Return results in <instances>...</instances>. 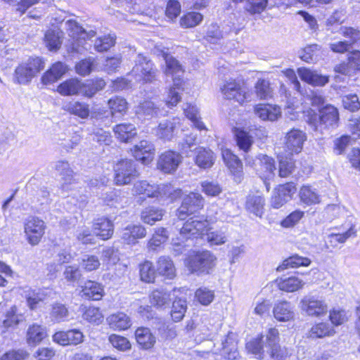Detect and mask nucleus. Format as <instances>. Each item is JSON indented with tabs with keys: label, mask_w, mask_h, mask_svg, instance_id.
<instances>
[{
	"label": "nucleus",
	"mask_w": 360,
	"mask_h": 360,
	"mask_svg": "<svg viewBox=\"0 0 360 360\" xmlns=\"http://www.w3.org/2000/svg\"><path fill=\"white\" fill-rule=\"evenodd\" d=\"M162 56L166 65L165 73L174 76V86L169 89L166 103L168 106H174L181 99L179 91L181 89L182 81L180 77L184 73V69L180 63L168 53L162 51Z\"/></svg>",
	"instance_id": "nucleus-1"
},
{
	"label": "nucleus",
	"mask_w": 360,
	"mask_h": 360,
	"mask_svg": "<svg viewBox=\"0 0 360 360\" xmlns=\"http://www.w3.org/2000/svg\"><path fill=\"white\" fill-rule=\"evenodd\" d=\"M278 334L277 329L270 328L266 335L268 360H307L300 359L293 349L278 344Z\"/></svg>",
	"instance_id": "nucleus-2"
},
{
	"label": "nucleus",
	"mask_w": 360,
	"mask_h": 360,
	"mask_svg": "<svg viewBox=\"0 0 360 360\" xmlns=\"http://www.w3.org/2000/svg\"><path fill=\"white\" fill-rule=\"evenodd\" d=\"M217 258L210 251L204 250L190 255L185 261L189 271L197 275L207 274L215 266Z\"/></svg>",
	"instance_id": "nucleus-3"
},
{
	"label": "nucleus",
	"mask_w": 360,
	"mask_h": 360,
	"mask_svg": "<svg viewBox=\"0 0 360 360\" xmlns=\"http://www.w3.org/2000/svg\"><path fill=\"white\" fill-rule=\"evenodd\" d=\"M339 120V114L336 108L328 105L319 110V114L311 115L309 120V125L314 131L323 132L329 127H335Z\"/></svg>",
	"instance_id": "nucleus-4"
},
{
	"label": "nucleus",
	"mask_w": 360,
	"mask_h": 360,
	"mask_svg": "<svg viewBox=\"0 0 360 360\" xmlns=\"http://www.w3.org/2000/svg\"><path fill=\"white\" fill-rule=\"evenodd\" d=\"M131 75L137 81H143L146 83H153L158 79V70L153 63L146 56L139 54L134 60Z\"/></svg>",
	"instance_id": "nucleus-5"
},
{
	"label": "nucleus",
	"mask_w": 360,
	"mask_h": 360,
	"mask_svg": "<svg viewBox=\"0 0 360 360\" xmlns=\"http://www.w3.org/2000/svg\"><path fill=\"white\" fill-rule=\"evenodd\" d=\"M43 68L44 63L41 58H29L15 68V81L20 84H27Z\"/></svg>",
	"instance_id": "nucleus-6"
},
{
	"label": "nucleus",
	"mask_w": 360,
	"mask_h": 360,
	"mask_svg": "<svg viewBox=\"0 0 360 360\" xmlns=\"http://www.w3.org/2000/svg\"><path fill=\"white\" fill-rule=\"evenodd\" d=\"M114 182L117 186L129 184L139 176L134 161L129 159L118 161L114 166Z\"/></svg>",
	"instance_id": "nucleus-7"
},
{
	"label": "nucleus",
	"mask_w": 360,
	"mask_h": 360,
	"mask_svg": "<svg viewBox=\"0 0 360 360\" xmlns=\"http://www.w3.org/2000/svg\"><path fill=\"white\" fill-rule=\"evenodd\" d=\"M301 311L313 317L325 316L328 311V305L321 297L307 295L302 298L299 304Z\"/></svg>",
	"instance_id": "nucleus-8"
},
{
	"label": "nucleus",
	"mask_w": 360,
	"mask_h": 360,
	"mask_svg": "<svg viewBox=\"0 0 360 360\" xmlns=\"http://www.w3.org/2000/svg\"><path fill=\"white\" fill-rule=\"evenodd\" d=\"M68 29L70 32V34L73 39H75L74 42L72 44L71 48L69 49L73 53H82V51L86 49L84 47V41L87 39H90L96 35L94 30H89L87 32L82 27L79 26L75 21L69 20Z\"/></svg>",
	"instance_id": "nucleus-9"
},
{
	"label": "nucleus",
	"mask_w": 360,
	"mask_h": 360,
	"mask_svg": "<svg viewBox=\"0 0 360 360\" xmlns=\"http://www.w3.org/2000/svg\"><path fill=\"white\" fill-rule=\"evenodd\" d=\"M204 206V198L198 193L191 192L186 195L181 205L177 210L176 215L181 220L185 219L188 215L195 214Z\"/></svg>",
	"instance_id": "nucleus-10"
},
{
	"label": "nucleus",
	"mask_w": 360,
	"mask_h": 360,
	"mask_svg": "<svg viewBox=\"0 0 360 360\" xmlns=\"http://www.w3.org/2000/svg\"><path fill=\"white\" fill-rule=\"evenodd\" d=\"M45 222L36 217H28L24 223V231L28 243L37 245L45 233Z\"/></svg>",
	"instance_id": "nucleus-11"
},
{
	"label": "nucleus",
	"mask_w": 360,
	"mask_h": 360,
	"mask_svg": "<svg viewBox=\"0 0 360 360\" xmlns=\"http://www.w3.org/2000/svg\"><path fill=\"white\" fill-rule=\"evenodd\" d=\"M208 226L209 222L206 219L198 217H191L180 229V236L185 239L198 238L204 234Z\"/></svg>",
	"instance_id": "nucleus-12"
},
{
	"label": "nucleus",
	"mask_w": 360,
	"mask_h": 360,
	"mask_svg": "<svg viewBox=\"0 0 360 360\" xmlns=\"http://www.w3.org/2000/svg\"><path fill=\"white\" fill-rule=\"evenodd\" d=\"M220 90L226 99L233 100L241 105L247 101L248 93L243 89L240 83L236 79H229L224 81Z\"/></svg>",
	"instance_id": "nucleus-13"
},
{
	"label": "nucleus",
	"mask_w": 360,
	"mask_h": 360,
	"mask_svg": "<svg viewBox=\"0 0 360 360\" xmlns=\"http://www.w3.org/2000/svg\"><path fill=\"white\" fill-rule=\"evenodd\" d=\"M306 140L307 134L304 131L299 129H291L285 134L284 137L286 151L290 155L300 153Z\"/></svg>",
	"instance_id": "nucleus-14"
},
{
	"label": "nucleus",
	"mask_w": 360,
	"mask_h": 360,
	"mask_svg": "<svg viewBox=\"0 0 360 360\" xmlns=\"http://www.w3.org/2000/svg\"><path fill=\"white\" fill-rule=\"evenodd\" d=\"M181 162L182 156L180 153L167 150L160 155L158 168L165 173L171 174L177 169Z\"/></svg>",
	"instance_id": "nucleus-15"
},
{
	"label": "nucleus",
	"mask_w": 360,
	"mask_h": 360,
	"mask_svg": "<svg viewBox=\"0 0 360 360\" xmlns=\"http://www.w3.org/2000/svg\"><path fill=\"white\" fill-rule=\"evenodd\" d=\"M295 192L296 187L293 183L280 185L271 197V206L276 209L281 207L292 198Z\"/></svg>",
	"instance_id": "nucleus-16"
},
{
	"label": "nucleus",
	"mask_w": 360,
	"mask_h": 360,
	"mask_svg": "<svg viewBox=\"0 0 360 360\" xmlns=\"http://www.w3.org/2000/svg\"><path fill=\"white\" fill-rule=\"evenodd\" d=\"M131 151L134 157L137 160H140L142 163L146 165L153 160L155 148L151 142L142 140L134 146Z\"/></svg>",
	"instance_id": "nucleus-17"
},
{
	"label": "nucleus",
	"mask_w": 360,
	"mask_h": 360,
	"mask_svg": "<svg viewBox=\"0 0 360 360\" xmlns=\"http://www.w3.org/2000/svg\"><path fill=\"white\" fill-rule=\"evenodd\" d=\"M55 169L58 173L62 176L63 184L62 188L64 191H69L73 188L74 185L77 182L75 179V173L70 167L68 162L65 160L58 161L55 165Z\"/></svg>",
	"instance_id": "nucleus-18"
},
{
	"label": "nucleus",
	"mask_w": 360,
	"mask_h": 360,
	"mask_svg": "<svg viewBox=\"0 0 360 360\" xmlns=\"http://www.w3.org/2000/svg\"><path fill=\"white\" fill-rule=\"evenodd\" d=\"M297 74L302 81L315 86H324L329 81L328 76L323 75L316 70H312L307 68H298Z\"/></svg>",
	"instance_id": "nucleus-19"
},
{
	"label": "nucleus",
	"mask_w": 360,
	"mask_h": 360,
	"mask_svg": "<svg viewBox=\"0 0 360 360\" xmlns=\"http://www.w3.org/2000/svg\"><path fill=\"white\" fill-rule=\"evenodd\" d=\"M146 236V229L141 225H129L121 231V239L124 243L134 245L137 240Z\"/></svg>",
	"instance_id": "nucleus-20"
},
{
	"label": "nucleus",
	"mask_w": 360,
	"mask_h": 360,
	"mask_svg": "<svg viewBox=\"0 0 360 360\" xmlns=\"http://www.w3.org/2000/svg\"><path fill=\"white\" fill-rule=\"evenodd\" d=\"M104 295L103 286L95 281H87L82 286L79 295L87 300H100Z\"/></svg>",
	"instance_id": "nucleus-21"
},
{
	"label": "nucleus",
	"mask_w": 360,
	"mask_h": 360,
	"mask_svg": "<svg viewBox=\"0 0 360 360\" xmlns=\"http://www.w3.org/2000/svg\"><path fill=\"white\" fill-rule=\"evenodd\" d=\"M135 338L140 347L145 350L153 348L156 342L155 336L146 327H139L136 330Z\"/></svg>",
	"instance_id": "nucleus-22"
},
{
	"label": "nucleus",
	"mask_w": 360,
	"mask_h": 360,
	"mask_svg": "<svg viewBox=\"0 0 360 360\" xmlns=\"http://www.w3.org/2000/svg\"><path fill=\"white\" fill-rule=\"evenodd\" d=\"M233 336V333H229L226 338L222 340V347L219 350L220 355L229 360H235L239 356L237 342Z\"/></svg>",
	"instance_id": "nucleus-23"
},
{
	"label": "nucleus",
	"mask_w": 360,
	"mask_h": 360,
	"mask_svg": "<svg viewBox=\"0 0 360 360\" xmlns=\"http://www.w3.org/2000/svg\"><path fill=\"white\" fill-rule=\"evenodd\" d=\"M106 321L109 327L115 330H124L131 326V318L124 312L112 314Z\"/></svg>",
	"instance_id": "nucleus-24"
},
{
	"label": "nucleus",
	"mask_w": 360,
	"mask_h": 360,
	"mask_svg": "<svg viewBox=\"0 0 360 360\" xmlns=\"http://www.w3.org/2000/svg\"><path fill=\"white\" fill-rule=\"evenodd\" d=\"M67 70L68 67L64 63L57 62L43 75L41 82L44 84H53L60 79Z\"/></svg>",
	"instance_id": "nucleus-25"
},
{
	"label": "nucleus",
	"mask_w": 360,
	"mask_h": 360,
	"mask_svg": "<svg viewBox=\"0 0 360 360\" xmlns=\"http://www.w3.org/2000/svg\"><path fill=\"white\" fill-rule=\"evenodd\" d=\"M160 185L150 184L146 181H138L134 184L133 193L136 195H145L148 198L160 197Z\"/></svg>",
	"instance_id": "nucleus-26"
},
{
	"label": "nucleus",
	"mask_w": 360,
	"mask_h": 360,
	"mask_svg": "<svg viewBox=\"0 0 360 360\" xmlns=\"http://www.w3.org/2000/svg\"><path fill=\"white\" fill-rule=\"evenodd\" d=\"M273 313L274 317L279 321L292 320L295 313L292 304L288 301H280L275 304Z\"/></svg>",
	"instance_id": "nucleus-27"
},
{
	"label": "nucleus",
	"mask_w": 360,
	"mask_h": 360,
	"mask_svg": "<svg viewBox=\"0 0 360 360\" xmlns=\"http://www.w3.org/2000/svg\"><path fill=\"white\" fill-rule=\"evenodd\" d=\"M177 124V120L175 118L162 121L155 129L156 136L164 141H170L174 136Z\"/></svg>",
	"instance_id": "nucleus-28"
},
{
	"label": "nucleus",
	"mask_w": 360,
	"mask_h": 360,
	"mask_svg": "<svg viewBox=\"0 0 360 360\" xmlns=\"http://www.w3.org/2000/svg\"><path fill=\"white\" fill-rule=\"evenodd\" d=\"M279 290L288 292H293L302 289L304 282L297 276L280 278L276 280Z\"/></svg>",
	"instance_id": "nucleus-29"
},
{
	"label": "nucleus",
	"mask_w": 360,
	"mask_h": 360,
	"mask_svg": "<svg viewBox=\"0 0 360 360\" xmlns=\"http://www.w3.org/2000/svg\"><path fill=\"white\" fill-rule=\"evenodd\" d=\"M47 333L46 328L38 324L30 326L27 331V342L31 346H36L39 344L46 337Z\"/></svg>",
	"instance_id": "nucleus-30"
},
{
	"label": "nucleus",
	"mask_w": 360,
	"mask_h": 360,
	"mask_svg": "<svg viewBox=\"0 0 360 360\" xmlns=\"http://www.w3.org/2000/svg\"><path fill=\"white\" fill-rule=\"evenodd\" d=\"M264 199L259 195H250L247 198L246 210L257 217H262L264 214Z\"/></svg>",
	"instance_id": "nucleus-31"
},
{
	"label": "nucleus",
	"mask_w": 360,
	"mask_h": 360,
	"mask_svg": "<svg viewBox=\"0 0 360 360\" xmlns=\"http://www.w3.org/2000/svg\"><path fill=\"white\" fill-rule=\"evenodd\" d=\"M255 112L262 120L275 121L281 115L279 108L269 105H258L255 108Z\"/></svg>",
	"instance_id": "nucleus-32"
},
{
	"label": "nucleus",
	"mask_w": 360,
	"mask_h": 360,
	"mask_svg": "<svg viewBox=\"0 0 360 360\" xmlns=\"http://www.w3.org/2000/svg\"><path fill=\"white\" fill-rule=\"evenodd\" d=\"M157 271L167 278L172 279L176 276V269L172 259L167 256H162L157 262Z\"/></svg>",
	"instance_id": "nucleus-33"
},
{
	"label": "nucleus",
	"mask_w": 360,
	"mask_h": 360,
	"mask_svg": "<svg viewBox=\"0 0 360 360\" xmlns=\"http://www.w3.org/2000/svg\"><path fill=\"white\" fill-rule=\"evenodd\" d=\"M94 231L96 236L103 240H107L113 234V224L109 219L101 218L94 223Z\"/></svg>",
	"instance_id": "nucleus-34"
},
{
	"label": "nucleus",
	"mask_w": 360,
	"mask_h": 360,
	"mask_svg": "<svg viewBox=\"0 0 360 360\" xmlns=\"http://www.w3.org/2000/svg\"><path fill=\"white\" fill-rule=\"evenodd\" d=\"M63 110L72 115L85 119L89 115V105L79 101H70L63 105Z\"/></svg>",
	"instance_id": "nucleus-35"
},
{
	"label": "nucleus",
	"mask_w": 360,
	"mask_h": 360,
	"mask_svg": "<svg viewBox=\"0 0 360 360\" xmlns=\"http://www.w3.org/2000/svg\"><path fill=\"white\" fill-rule=\"evenodd\" d=\"M117 138L123 142H128L136 135V127L132 124H119L113 128Z\"/></svg>",
	"instance_id": "nucleus-36"
},
{
	"label": "nucleus",
	"mask_w": 360,
	"mask_h": 360,
	"mask_svg": "<svg viewBox=\"0 0 360 360\" xmlns=\"http://www.w3.org/2000/svg\"><path fill=\"white\" fill-rule=\"evenodd\" d=\"M264 337L262 336L260 338L254 339L246 345V348L249 352L255 354L257 359L267 358L266 348L265 345L266 343Z\"/></svg>",
	"instance_id": "nucleus-37"
},
{
	"label": "nucleus",
	"mask_w": 360,
	"mask_h": 360,
	"mask_svg": "<svg viewBox=\"0 0 360 360\" xmlns=\"http://www.w3.org/2000/svg\"><path fill=\"white\" fill-rule=\"evenodd\" d=\"M310 264V259L295 254L285 259L276 269L278 271H282L289 267L297 268L299 266H308Z\"/></svg>",
	"instance_id": "nucleus-38"
},
{
	"label": "nucleus",
	"mask_w": 360,
	"mask_h": 360,
	"mask_svg": "<svg viewBox=\"0 0 360 360\" xmlns=\"http://www.w3.org/2000/svg\"><path fill=\"white\" fill-rule=\"evenodd\" d=\"M335 333L334 328L327 323L320 322L314 325L309 331V337L312 339L331 336Z\"/></svg>",
	"instance_id": "nucleus-39"
},
{
	"label": "nucleus",
	"mask_w": 360,
	"mask_h": 360,
	"mask_svg": "<svg viewBox=\"0 0 360 360\" xmlns=\"http://www.w3.org/2000/svg\"><path fill=\"white\" fill-rule=\"evenodd\" d=\"M196 165L203 169L211 167L214 161V157L212 151L210 149L200 148L197 150L195 156Z\"/></svg>",
	"instance_id": "nucleus-40"
},
{
	"label": "nucleus",
	"mask_w": 360,
	"mask_h": 360,
	"mask_svg": "<svg viewBox=\"0 0 360 360\" xmlns=\"http://www.w3.org/2000/svg\"><path fill=\"white\" fill-rule=\"evenodd\" d=\"M82 82L77 79H70L58 86V91L63 96L81 94Z\"/></svg>",
	"instance_id": "nucleus-41"
},
{
	"label": "nucleus",
	"mask_w": 360,
	"mask_h": 360,
	"mask_svg": "<svg viewBox=\"0 0 360 360\" xmlns=\"http://www.w3.org/2000/svg\"><path fill=\"white\" fill-rule=\"evenodd\" d=\"M105 86V82L102 79L88 81L82 83L81 94L86 97L94 96L98 91L102 90Z\"/></svg>",
	"instance_id": "nucleus-42"
},
{
	"label": "nucleus",
	"mask_w": 360,
	"mask_h": 360,
	"mask_svg": "<svg viewBox=\"0 0 360 360\" xmlns=\"http://www.w3.org/2000/svg\"><path fill=\"white\" fill-rule=\"evenodd\" d=\"M165 212L163 210L155 207H148L141 212V220L146 223L153 225L156 221L162 219Z\"/></svg>",
	"instance_id": "nucleus-43"
},
{
	"label": "nucleus",
	"mask_w": 360,
	"mask_h": 360,
	"mask_svg": "<svg viewBox=\"0 0 360 360\" xmlns=\"http://www.w3.org/2000/svg\"><path fill=\"white\" fill-rule=\"evenodd\" d=\"M299 195L300 200L307 205H311L320 202L319 194L310 186H302L300 190Z\"/></svg>",
	"instance_id": "nucleus-44"
},
{
	"label": "nucleus",
	"mask_w": 360,
	"mask_h": 360,
	"mask_svg": "<svg viewBox=\"0 0 360 360\" xmlns=\"http://www.w3.org/2000/svg\"><path fill=\"white\" fill-rule=\"evenodd\" d=\"M205 231L207 241L210 245H220L227 241L226 232L221 229L213 230L207 227Z\"/></svg>",
	"instance_id": "nucleus-45"
},
{
	"label": "nucleus",
	"mask_w": 360,
	"mask_h": 360,
	"mask_svg": "<svg viewBox=\"0 0 360 360\" xmlns=\"http://www.w3.org/2000/svg\"><path fill=\"white\" fill-rule=\"evenodd\" d=\"M235 136L238 147L245 153H248L253 143L252 136L248 132L240 129H236Z\"/></svg>",
	"instance_id": "nucleus-46"
},
{
	"label": "nucleus",
	"mask_w": 360,
	"mask_h": 360,
	"mask_svg": "<svg viewBox=\"0 0 360 360\" xmlns=\"http://www.w3.org/2000/svg\"><path fill=\"white\" fill-rule=\"evenodd\" d=\"M184 111L185 115L193 123L195 127L199 130L205 129V126L202 122L200 120L198 117V108L191 103H186L184 106Z\"/></svg>",
	"instance_id": "nucleus-47"
},
{
	"label": "nucleus",
	"mask_w": 360,
	"mask_h": 360,
	"mask_svg": "<svg viewBox=\"0 0 360 360\" xmlns=\"http://www.w3.org/2000/svg\"><path fill=\"white\" fill-rule=\"evenodd\" d=\"M255 88L257 96L261 99H268L273 96V89L267 79H259Z\"/></svg>",
	"instance_id": "nucleus-48"
},
{
	"label": "nucleus",
	"mask_w": 360,
	"mask_h": 360,
	"mask_svg": "<svg viewBox=\"0 0 360 360\" xmlns=\"http://www.w3.org/2000/svg\"><path fill=\"white\" fill-rule=\"evenodd\" d=\"M320 46L318 44H311L304 47L300 53V58L307 63H313L318 60Z\"/></svg>",
	"instance_id": "nucleus-49"
},
{
	"label": "nucleus",
	"mask_w": 360,
	"mask_h": 360,
	"mask_svg": "<svg viewBox=\"0 0 360 360\" xmlns=\"http://www.w3.org/2000/svg\"><path fill=\"white\" fill-rule=\"evenodd\" d=\"M203 19L201 13L198 12H189L180 19V25L184 28H191L199 25Z\"/></svg>",
	"instance_id": "nucleus-50"
},
{
	"label": "nucleus",
	"mask_w": 360,
	"mask_h": 360,
	"mask_svg": "<svg viewBox=\"0 0 360 360\" xmlns=\"http://www.w3.org/2000/svg\"><path fill=\"white\" fill-rule=\"evenodd\" d=\"M108 104L112 116L116 113L123 114L127 109V102L122 97L115 96L108 101Z\"/></svg>",
	"instance_id": "nucleus-51"
},
{
	"label": "nucleus",
	"mask_w": 360,
	"mask_h": 360,
	"mask_svg": "<svg viewBox=\"0 0 360 360\" xmlns=\"http://www.w3.org/2000/svg\"><path fill=\"white\" fill-rule=\"evenodd\" d=\"M44 41L50 51L59 49L61 45L60 32L56 30H49L44 36Z\"/></svg>",
	"instance_id": "nucleus-52"
},
{
	"label": "nucleus",
	"mask_w": 360,
	"mask_h": 360,
	"mask_svg": "<svg viewBox=\"0 0 360 360\" xmlns=\"http://www.w3.org/2000/svg\"><path fill=\"white\" fill-rule=\"evenodd\" d=\"M160 112V109L151 101H145L140 103L136 110L138 115L148 117L157 116Z\"/></svg>",
	"instance_id": "nucleus-53"
},
{
	"label": "nucleus",
	"mask_w": 360,
	"mask_h": 360,
	"mask_svg": "<svg viewBox=\"0 0 360 360\" xmlns=\"http://www.w3.org/2000/svg\"><path fill=\"white\" fill-rule=\"evenodd\" d=\"M222 157L226 165L232 172H237L241 169L242 163L240 160L231 150H224Z\"/></svg>",
	"instance_id": "nucleus-54"
},
{
	"label": "nucleus",
	"mask_w": 360,
	"mask_h": 360,
	"mask_svg": "<svg viewBox=\"0 0 360 360\" xmlns=\"http://www.w3.org/2000/svg\"><path fill=\"white\" fill-rule=\"evenodd\" d=\"M140 276L143 281L153 283L155 278V270L153 263L150 261H145L140 264Z\"/></svg>",
	"instance_id": "nucleus-55"
},
{
	"label": "nucleus",
	"mask_w": 360,
	"mask_h": 360,
	"mask_svg": "<svg viewBox=\"0 0 360 360\" xmlns=\"http://www.w3.org/2000/svg\"><path fill=\"white\" fill-rule=\"evenodd\" d=\"M159 199L170 198L172 201L181 197L182 191L171 184H160Z\"/></svg>",
	"instance_id": "nucleus-56"
},
{
	"label": "nucleus",
	"mask_w": 360,
	"mask_h": 360,
	"mask_svg": "<svg viewBox=\"0 0 360 360\" xmlns=\"http://www.w3.org/2000/svg\"><path fill=\"white\" fill-rule=\"evenodd\" d=\"M115 36L111 34L98 37L94 42V49L98 52L106 51L115 45Z\"/></svg>",
	"instance_id": "nucleus-57"
},
{
	"label": "nucleus",
	"mask_w": 360,
	"mask_h": 360,
	"mask_svg": "<svg viewBox=\"0 0 360 360\" xmlns=\"http://www.w3.org/2000/svg\"><path fill=\"white\" fill-rule=\"evenodd\" d=\"M195 297L201 304L207 306L213 301L214 292L206 287H200L196 290Z\"/></svg>",
	"instance_id": "nucleus-58"
},
{
	"label": "nucleus",
	"mask_w": 360,
	"mask_h": 360,
	"mask_svg": "<svg viewBox=\"0 0 360 360\" xmlns=\"http://www.w3.org/2000/svg\"><path fill=\"white\" fill-rule=\"evenodd\" d=\"M82 316L84 319L96 325L101 323L103 320V315L100 309L95 307H88L83 313Z\"/></svg>",
	"instance_id": "nucleus-59"
},
{
	"label": "nucleus",
	"mask_w": 360,
	"mask_h": 360,
	"mask_svg": "<svg viewBox=\"0 0 360 360\" xmlns=\"http://www.w3.org/2000/svg\"><path fill=\"white\" fill-rule=\"evenodd\" d=\"M186 311V301L181 299L176 300L172 304L171 316L174 321H179L184 318Z\"/></svg>",
	"instance_id": "nucleus-60"
},
{
	"label": "nucleus",
	"mask_w": 360,
	"mask_h": 360,
	"mask_svg": "<svg viewBox=\"0 0 360 360\" xmlns=\"http://www.w3.org/2000/svg\"><path fill=\"white\" fill-rule=\"evenodd\" d=\"M108 340L114 348L120 351L124 352L131 349V343L125 337L112 334L109 336Z\"/></svg>",
	"instance_id": "nucleus-61"
},
{
	"label": "nucleus",
	"mask_w": 360,
	"mask_h": 360,
	"mask_svg": "<svg viewBox=\"0 0 360 360\" xmlns=\"http://www.w3.org/2000/svg\"><path fill=\"white\" fill-rule=\"evenodd\" d=\"M150 302L158 307L168 304L170 301L169 292L163 290H154L150 296Z\"/></svg>",
	"instance_id": "nucleus-62"
},
{
	"label": "nucleus",
	"mask_w": 360,
	"mask_h": 360,
	"mask_svg": "<svg viewBox=\"0 0 360 360\" xmlns=\"http://www.w3.org/2000/svg\"><path fill=\"white\" fill-rule=\"evenodd\" d=\"M68 310L65 304L61 303H55L53 304L51 317L53 321L56 322L64 321L68 316Z\"/></svg>",
	"instance_id": "nucleus-63"
},
{
	"label": "nucleus",
	"mask_w": 360,
	"mask_h": 360,
	"mask_svg": "<svg viewBox=\"0 0 360 360\" xmlns=\"http://www.w3.org/2000/svg\"><path fill=\"white\" fill-rule=\"evenodd\" d=\"M295 167L294 162L287 157L279 159L278 174L281 177L290 176Z\"/></svg>",
	"instance_id": "nucleus-64"
}]
</instances>
